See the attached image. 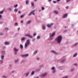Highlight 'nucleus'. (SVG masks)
Listing matches in <instances>:
<instances>
[{
    "label": "nucleus",
    "mask_w": 78,
    "mask_h": 78,
    "mask_svg": "<svg viewBox=\"0 0 78 78\" xmlns=\"http://www.w3.org/2000/svg\"><path fill=\"white\" fill-rule=\"evenodd\" d=\"M28 2H29V1H28V0H27L26 2V3L27 4V3H28Z\"/></svg>",
    "instance_id": "nucleus-30"
},
{
    "label": "nucleus",
    "mask_w": 78,
    "mask_h": 78,
    "mask_svg": "<svg viewBox=\"0 0 78 78\" xmlns=\"http://www.w3.org/2000/svg\"><path fill=\"white\" fill-rule=\"evenodd\" d=\"M31 5L32 6H34V4L33 2L31 3Z\"/></svg>",
    "instance_id": "nucleus-25"
},
{
    "label": "nucleus",
    "mask_w": 78,
    "mask_h": 78,
    "mask_svg": "<svg viewBox=\"0 0 78 78\" xmlns=\"http://www.w3.org/2000/svg\"><path fill=\"white\" fill-rule=\"evenodd\" d=\"M3 24V22L2 21L0 22V25H2V24Z\"/></svg>",
    "instance_id": "nucleus-41"
},
{
    "label": "nucleus",
    "mask_w": 78,
    "mask_h": 78,
    "mask_svg": "<svg viewBox=\"0 0 78 78\" xmlns=\"http://www.w3.org/2000/svg\"><path fill=\"white\" fill-rule=\"evenodd\" d=\"M13 50L14 51V55H17V52L19 51V49L17 48H16L15 47L13 48Z\"/></svg>",
    "instance_id": "nucleus-3"
},
{
    "label": "nucleus",
    "mask_w": 78,
    "mask_h": 78,
    "mask_svg": "<svg viewBox=\"0 0 78 78\" xmlns=\"http://www.w3.org/2000/svg\"><path fill=\"white\" fill-rule=\"evenodd\" d=\"M28 56V54H23V55H22L21 56L22 57H27V56Z\"/></svg>",
    "instance_id": "nucleus-11"
},
{
    "label": "nucleus",
    "mask_w": 78,
    "mask_h": 78,
    "mask_svg": "<svg viewBox=\"0 0 78 78\" xmlns=\"http://www.w3.org/2000/svg\"><path fill=\"white\" fill-rule=\"evenodd\" d=\"M53 12L54 14H58V12L56 10H55Z\"/></svg>",
    "instance_id": "nucleus-15"
},
{
    "label": "nucleus",
    "mask_w": 78,
    "mask_h": 78,
    "mask_svg": "<svg viewBox=\"0 0 78 78\" xmlns=\"http://www.w3.org/2000/svg\"><path fill=\"white\" fill-rule=\"evenodd\" d=\"M66 9H68L69 7H68V6H67L66 7Z\"/></svg>",
    "instance_id": "nucleus-45"
},
{
    "label": "nucleus",
    "mask_w": 78,
    "mask_h": 78,
    "mask_svg": "<svg viewBox=\"0 0 78 78\" xmlns=\"http://www.w3.org/2000/svg\"><path fill=\"white\" fill-rule=\"evenodd\" d=\"M24 16H25V15L23 14L20 16V17L21 18H23Z\"/></svg>",
    "instance_id": "nucleus-29"
},
{
    "label": "nucleus",
    "mask_w": 78,
    "mask_h": 78,
    "mask_svg": "<svg viewBox=\"0 0 78 78\" xmlns=\"http://www.w3.org/2000/svg\"><path fill=\"white\" fill-rule=\"evenodd\" d=\"M60 0H57V2H59L60 1Z\"/></svg>",
    "instance_id": "nucleus-54"
},
{
    "label": "nucleus",
    "mask_w": 78,
    "mask_h": 78,
    "mask_svg": "<svg viewBox=\"0 0 78 78\" xmlns=\"http://www.w3.org/2000/svg\"><path fill=\"white\" fill-rule=\"evenodd\" d=\"M66 59H64L62 61V63H64L65 61H66Z\"/></svg>",
    "instance_id": "nucleus-19"
},
{
    "label": "nucleus",
    "mask_w": 78,
    "mask_h": 78,
    "mask_svg": "<svg viewBox=\"0 0 78 78\" xmlns=\"http://www.w3.org/2000/svg\"><path fill=\"white\" fill-rule=\"evenodd\" d=\"M36 33H34V36H36Z\"/></svg>",
    "instance_id": "nucleus-47"
},
{
    "label": "nucleus",
    "mask_w": 78,
    "mask_h": 78,
    "mask_svg": "<svg viewBox=\"0 0 78 78\" xmlns=\"http://www.w3.org/2000/svg\"><path fill=\"white\" fill-rule=\"evenodd\" d=\"M42 28L43 30H45V27L44 25H43L42 26Z\"/></svg>",
    "instance_id": "nucleus-14"
},
{
    "label": "nucleus",
    "mask_w": 78,
    "mask_h": 78,
    "mask_svg": "<svg viewBox=\"0 0 78 78\" xmlns=\"http://www.w3.org/2000/svg\"><path fill=\"white\" fill-rule=\"evenodd\" d=\"M40 12H41V11H40Z\"/></svg>",
    "instance_id": "nucleus-63"
},
{
    "label": "nucleus",
    "mask_w": 78,
    "mask_h": 78,
    "mask_svg": "<svg viewBox=\"0 0 78 78\" xmlns=\"http://www.w3.org/2000/svg\"><path fill=\"white\" fill-rule=\"evenodd\" d=\"M47 73H45L43 74H41L40 76H42V77H44V76H45L47 75Z\"/></svg>",
    "instance_id": "nucleus-7"
},
{
    "label": "nucleus",
    "mask_w": 78,
    "mask_h": 78,
    "mask_svg": "<svg viewBox=\"0 0 78 78\" xmlns=\"http://www.w3.org/2000/svg\"><path fill=\"white\" fill-rule=\"evenodd\" d=\"M32 41H33V42H34V41H35V39H33Z\"/></svg>",
    "instance_id": "nucleus-44"
},
{
    "label": "nucleus",
    "mask_w": 78,
    "mask_h": 78,
    "mask_svg": "<svg viewBox=\"0 0 78 78\" xmlns=\"http://www.w3.org/2000/svg\"><path fill=\"white\" fill-rule=\"evenodd\" d=\"M34 1H37V0H34Z\"/></svg>",
    "instance_id": "nucleus-60"
},
{
    "label": "nucleus",
    "mask_w": 78,
    "mask_h": 78,
    "mask_svg": "<svg viewBox=\"0 0 78 78\" xmlns=\"http://www.w3.org/2000/svg\"><path fill=\"white\" fill-rule=\"evenodd\" d=\"M4 44L5 45H9V42L6 41L4 42Z\"/></svg>",
    "instance_id": "nucleus-12"
},
{
    "label": "nucleus",
    "mask_w": 78,
    "mask_h": 78,
    "mask_svg": "<svg viewBox=\"0 0 78 78\" xmlns=\"http://www.w3.org/2000/svg\"><path fill=\"white\" fill-rule=\"evenodd\" d=\"M34 73V71H32L31 73V75H33Z\"/></svg>",
    "instance_id": "nucleus-24"
},
{
    "label": "nucleus",
    "mask_w": 78,
    "mask_h": 78,
    "mask_svg": "<svg viewBox=\"0 0 78 78\" xmlns=\"http://www.w3.org/2000/svg\"><path fill=\"white\" fill-rule=\"evenodd\" d=\"M51 0H48V2H51Z\"/></svg>",
    "instance_id": "nucleus-57"
},
{
    "label": "nucleus",
    "mask_w": 78,
    "mask_h": 78,
    "mask_svg": "<svg viewBox=\"0 0 78 78\" xmlns=\"http://www.w3.org/2000/svg\"><path fill=\"white\" fill-rule=\"evenodd\" d=\"M11 65H9V66L11 67Z\"/></svg>",
    "instance_id": "nucleus-59"
},
{
    "label": "nucleus",
    "mask_w": 78,
    "mask_h": 78,
    "mask_svg": "<svg viewBox=\"0 0 78 78\" xmlns=\"http://www.w3.org/2000/svg\"><path fill=\"white\" fill-rule=\"evenodd\" d=\"M21 23H23V21H21Z\"/></svg>",
    "instance_id": "nucleus-56"
},
{
    "label": "nucleus",
    "mask_w": 78,
    "mask_h": 78,
    "mask_svg": "<svg viewBox=\"0 0 78 78\" xmlns=\"http://www.w3.org/2000/svg\"><path fill=\"white\" fill-rule=\"evenodd\" d=\"M2 18V15H0V19H1Z\"/></svg>",
    "instance_id": "nucleus-53"
},
{
    "label": "nucleus",
    "mask_w": 78,
    "mask_h": 78,
    "mask_svg": "<svg viewBox=\"0 0 78 78\" xmlns=\"http://www.w3.org/2000/svg\"><path fill=\"white\" fill-rule=\"evenodd\" d=\"M31 14H33V15H34V16L35 15V13H34V11H31L29 13V16H31Z\"/></svg>",
    "instance_id": "nucleus-5"
},
{
    "label": "nucleus",
    "mask_w": 78,
    "mask_h": 78,
    "mask_svg": "<svg viewBox=\"0 0 78 78\" xmlns=\"http://www.w3.org/2000/svg\"><path fill=\"white\" fill-rule=\"evenodd\" d=\"M3 49H4V50H5V47H3Z\"/></svg>",
    "instance_id": "nucleus-51"
},
{
    "label": "nucleus",
    "mask_w": 78,
    "mask_h": 78,
    "mask_svg": "<svg viewBox=\"0 0 78 78\" xmlns=\"http://www.w3.org/2000/svg\"><path fill=\"white\" fill-rule=\"evenodd\" d=\"M19 62V59L17 58L15 60V62L16 63H18Z\"/></svg>",
    "instance_id": "nucleus-16"
},
{
    "label": "nucleus",
    "mask_w": 78,
    "mask_h": 78,
    "mask_svg": "<svg viewBox=\"0 0 78 78\" xmlns=\"http://www.w3.org/2000/svg\"><path fill=\"white\" fill-rule=\"evenodd\" d=\"M51 70H53L52 73H54L55 72H56V69H55V67H53L51 68Z\"/></svg>",
    "instance_id": "nucleus-8"
},
{
    "label": "nucleus",
    "mask_w": 78,
    "mask_h": 78,
    "mask_svg": "<svg viewBox=\"0 0 78 78\" xmlns=\"http://www.w3.org/2000/svg\"><path fill=\"white\" fill-rule=\"evenodd\" d=\"M41 9H42V10H44V7H42Z\"/></svg>",
    "instance_id": "nucleus-48"
},
{
    "label": "nucleus",
    "mask_w": 78,
    "mask_h": 78,
    "mask_svg": "<svg viewBox=\"0 0 78 78\" xmlns=\"http://www.w3.org/2000/svg\"><path fill=\"white\" fill-rule=\"evenodd\" d=\"M37 38L38 39H40V36H38V37H37Z\"/></svg>",
    "instance_id": "nucleus-38"
},
{
    "label": "nucleus",
    "mask_w": 78,
    "mask_h": 78,
    "mask_svg": "<svg viewBox=\"0 0 78 78\" xmlns=\"http://www.w3.org/2000/svg\"><path fill=\"white\" fill-rule=\"evenodd\" d=\"M55 32H53L51 34L50 33L49 34V35H50V37H53V36H54L55 35Z\"/></svg>",
    "instance_id": "nucleus-4"
},
{
    "label": "nucleus",
    "mask_w": 78,
    "mask_h": 78,
    "mask_svg": "<svg viewBox=\"0 0 78 78\" xmlns=\"http://www.w3.org/2000/svg\"><path fill=\"white\" fill-rule=\"evenodd\" d=\"M14 11L15 12H17V9H15L14 10Z\"/></svg>",
    "instance_id": "nucleus-32"
},
{
    "label": "nucleus",
    "mask_w": 78,
    "mask_h": 78,
    "mask_svg": "<svg viewBox=\"0 0 78 78\" xmlns=\"http://www.w3.org/2000/svg\"><path fill=\"white\" fill-rule=\"evenodd\" d=\"M25 36L27 37H29V38H30V39H31L32 38H33V37L32 36L30 35L29 34H27L25 35Z\"/></svg>",
    "instance_id": "nucleus-6"
},
{
    "label": "nucleus",
    "mask_w": 78,
    "mask_h": 78,
    "mask_svg": "<svg viewBox=\"0 0 78 78\" xmlns=\"http://www.w3.org/2000/svg\"><path fill=\"white\" fill-rule=\"evenodd\" d=\"M1 59H2L1 60H0V61L2 62L3 61V60L4 59V56H1Z\"/></svg>",
    "instance_id": "nucleus-13"
},
{
    "label": "nucleus",
    "mask_w": 78,
    "mask_h": 78,
    "mask_svg": "<svg viewBox=\"0 0 78 78\" xmlns=\"http://www.w3.org/2000/svg\"><path fill=\"white\" fill-rule=\"evenodd\" d=\"M37 53V51H35L33 53V55H34Z\"/></svg>",
    "instance_id": "nucleus-18"
},
{
    "label": "nucleus",
    "mask_w": 78,
    "mask_h": 78,
    "mask_svg": "<svg viewBox=\"0 0 78 78\" xmlns=\"http://www.w3.org/2000/svg\"><path fill=\"white\" fill-rule=\"evenodd\" d=\"M3 12V11H1L0 12V14H2V13Z\"/></svg>",
    "instance_id": "nucleus-35"
},
{
    "label": "nucleus",
    "mask_w": 78,
    "mask_h": 78,
    "mask_svg": "<svg viewBox=\"0 0 78 78\" xmlns=\"http://www.w3.org/2000/svg\"><path fill=\"white\" fill-rule=\"evenodd\" d=\"M31 21H28L27 22V24H29V23H31Z\"/></svg>",
    "instance_id": "nucleus-21"
},
{
    "label": "nucleus",
    "mask_w": 78,
    "mask_h": 78,
    "mask_svg": "<svg viewBox=\"0 0 78 78\" xmlns=\"http://www.w3.org/2000/svg\"><path fill=\"white\" fill-rule=\"evenodd\" d=\"M6 31H8V30H9V29L8 28V27H6L5 28Z\"/></svg>",
    "instance_id": "nucleus-33"
},
{
    "label": "nucleus",
    "mask_w": 78,
    "mask_h": 78,
    "mask_svg": "<svg viewBox=\"0 0 78 78\" xmlns=\"http://www.w3.org/2000/svg\"><path fill=\"white\" fill-rule=\"evenodd\" d=\"M74 66H78V64H74Z\"/></svg>",
    "instance_id": "nucleus-42"
},
{
    "label": "nucleus",
    "mask_w": 78,
    "mask_h": 78,
    "mask_svg": "<svg viewBox=\"0 0 78 78\" xmlns=\"http://www.w3.org/2000/svg\"><path fill=\"white\" fill-rule=\"evenodd\" d=\"M36 78H37V77H36Z\"/></svg>",
    "instance_id": "nucleus-62"
},
{
    "label": "nucleus",
    "mask_w": 78,
    "mask_h": 78,
    "mask_svg": "<svg viewBox=\"0 0 78 78\" xmlns=\"http://www.w3.org/2000/svg\"><path fill=\"white\" fill-rule=\"evenodd\" d=\"M2 54H3V55H5V51H2Z\"/></svg>",
    "instance_id": "nucleus-22"
},
{
    "label": "nucleus",
    "mask_w": 78,
    "mask_h": 78,
    "mask_svg": "<svg viewBox=\"0 0 78 78\" xmlns=\"http://www.w3.org/2000/svg\"><path fill=\"white\" fill-rule=\"evenodd\" d=\"M20 48H23V46H22V45H20Z\"/></svg>",
    "instance_id": "nucleus-34"
},
{
    "label": "nucleus",
    "mask_w": 78,
    "mask_h": 78,
    "mask_svg": "<svg viewBox=\"0 0 78 78\" xmlns=\"http://www.w3.org/2000/svg\"><path fill=\"white\" fill-rule=\"evenodd\" d=\"M53 25V23H51L50 24V25H51V26H52V25Z\"/></svg>",
    "instance_id": "nucleus-43"
},
{
    "label": "nucleus",
    "mask_w": 78,
    "mask_h": 78,
    "mask_svg": "<svg viewBox=\"0 0 78 78\" xmlns=\"http://www.w3.org/2000/svg\"><path fill=\"white\" fill-rule=\"evenodd\" d=\"M61 41H62V36L60 35L57 38V43H58V44L61 43Z\"/></svg>",
    "instance_id": "nucleus-1"
},
{
    "label": "nucleus",
    "mask_w": 78,
    "mask_h": 78,
    "mask_svg": "<svg viewBox=\"0 0 78 78\" xmlns=\"http://www.w3.org/2000/svg\"><path fill=\"white\" fill-rule=\"evenodd\" d=\"M14 71H12V73H14Z\"/></svg>",
    "instance_id": "nucleus-58"
},
{
    "label": "nucleus",
    "mask_w": 78,
    "mask_h": 78,
    "mask_svg": "<svg viewBox=\"0 0 78 78\" xmlns=\"http://www.w3.org/2000/svg\"><path fill=\"white\" fill-rule=\"evenodd\" d=\"M76 55H77V53H76L73 55V57H76Z\"/></svg>",
    "instance_id": "nucleus-23"
},
{
    "label": "nucleus",
    "mask_w": 78,
    "mask_h": 78,
    "mask_svg": "<svg viewBox=\"0 0 78 78\" xmlns=\"http://www.w3.org/2000/svg\"><path fill=\"white\" fill-rule=\"evenodd\" d=\"M2 78H7V77L5 75L3 76H2Z\"/></svg>",
    "instance_id": "nucleus-28"
},
{
    "label": "nucleus",
    "mask_w": 78,
    "mask_h": 78,
    "mask_svg": "<svg viewBox=\"0 0 78 78\" xmlns=\"http://www.w3.org/2000/svg\"><path fill=\"white\" fill-rule=\"evenodd\" d=\"M37 61L38 60H39V58H37Z\"/></svg>",
    "instance_id": "nucleus-46"
},
{
    "label": "nucleus",
    "mask_w": 78,
    "mask_h": 78,
    "mask_svg": "<svg viewBox=\"0 0 78 78\" xmlns=\"http://www.w3.org/2000/svg\"><path fill=\"white\" fill-rule=\"evenodd\" d=\"M4 34V33H3L2 32H1L0 33V36H3Z\"/></svg>",
    "instance_id": "nucleus-27"
},
{
    "label": "nucleus",
    "mask_w": 78,
    "mask_h": 78,
    "mask_svg": "<svg viewBox=\"0 0 78 78\" xmlns=\"http://www.w3.org/2000/svg\"><path fill=\"white\" fill-rule=\"evenodd\" d=\"M8 10L9 11H11V10H12V9L11 8H9V9H8Z\"/></svg>",
    "instance_id": "nucleus-39"
},
{
    "label": "nucleus",
    "mask_w": 78,
    "mask_h": 78,
    "mask_svg": "<svg viewBox=\"0 0 78 78\" xmlns=\"http://www.w3.org/2000/svg\"><path fill=\"white\" fill-rule=\"evenodd\" d=\"M14 25L15 26H17V25H18V24L17 23H14Z\"/></svg>",
    "instance_id": "nucleus-31"
},
{
    "label": "nucleus",
    "mask_w": 78,
    "mask_h": 78,
    "mask_svg": "<svg viewBox=\"0 0 78 78\" xmlns=\"http://www.w3.org/2000/svg\"><path fill=\"white\" fill-rule=\"evenodd\" d=\"M20 30V28H19L18 30V31H19Z\"/></svg>",
    "instance_id": "nucleus-55"
},
{
    "label": "nucleus",
    "mask_w": 78,
    "mask_h": 78,
    "mask_svg": "<svg viewBox=\"0 0 78 78\" xmlns=\"http://www.w3.org/2000/svg\"><path fill=\"white\" fill-rule=\"evenodd\" d=\"M71 0H66V2H69Z\"/></svg>",
    "instance_id": "nucleus-49"
},
{
    "label": "nucleus",
    "mask_w": 78,
    "mask_h": 78,
    "mask_svg": "<svg viewBox=\"0 0 78 78\" xmlns=\"http://www.w3.org/2000/svg\"><path fill=\"white\" fill-rule=\"evenodd\" d=\"M21 12H20V11L18 12V14H21Z\"/></svg>",
    "instance_id": "nucleus-50"
},
{
    "label": "nucleus",
    "mask_w": 78,
    "mask_h": 78,
    "mask_svg": "<svg viewBox=\"0 0 78 78\" xmlns=\"http://www.w3.org/2000/svg\"><path fill=\"white\" fill-rule=\"evenodd\" d=\"M77 44H78V43H75L74 44V46H76V45H77Z\"/></svg>",
    "instance_id": "nucleus-37"
},
{
    "label": "nucleus",
    "mask_w": 78,
    "mask_h": 78,
    "mask_svg": "<svg viewBox=\"0 0 78 78\" xmlns=\"http://www.w3.org/2000/svg\"><path fill=\"white\" fill-rule=\"evenodd\" d=\"M51 52L54 53V54H57L56 52L54 51H51Z\"/></svg>",
    "instance_id": "nucleus-17"
},
{
    "label": "nucleus",
    "mask_w": 78,
    "mask_h": 78,
    "mask_svg": "<svg viewBox=\"0 0 78 78\" xmlns=\"http://www.w3.org/2000/svg\"><path fill=\"white\" fill-rule=\"evenodd\" d=\"M67 14H65L63 15V16L62 17V18H63V19H65L66 18V17H67Z\"/></svg>",
    "instance_id": "nucleus-9"
},
{
    "label": "nucleus",
    "mask_w": 78,
    "mask_h": 78,
    "mask_svg": "<svg viewBox=\"0 0 78 78\" xmlns=\"http://www.w3.org/2000/svg\"><path fill=\"white\" fill-rule=\"evenodd\" d=\"M53 2L54 3H56V1H53Z\"/></svg>",
    "instance_id": "nucleus-40"
},
{
    "label": "nucleus",
    "mask_w": 78,
    "mask_h": 78,
    "mask_svg": "<svg viewBox=\"0 0 78 78\" xmlns=\"http://www.w3.org/2000/svg\"><path fill=\"white\" fill-rule=\"evenodd\" d=\"M17 6H18L17 5H15L14 7V8H16V7H17Z\"/></svg>",
    "instance_id": "nucleus-36"
},
{
    "label": "nucleus",
    "mask_w": 78,
    "mask_h": 78,
    "mask_svg": "<svg viewBox=\"0 0 78 78\" xmlns=\"http://www.w3.org/2000/svg\"><path fill=\"white\" fill-rule=\"evenodd\" d=\"M30 44V40H28L27 41L26 43L24 44V48H27L28 46Z\"/></svg>",
    "instance_id": "nucleus-2"
},
{
    "label": "nucleus",
    "mask_w": 78,
    "mask_h": 78,
    "mask_svg": "<svg viewBox=\"0 0 78 78\" xmlns=\"http://www.w3.org/2000/svg\"><path fill=\"white\" fill-rule=\"evenodd\" d=\"M75 70V69L74 68H73V69H72V71H73Z\"/></svg>",
    "instance_id": "nucleus-52"
},
{
    "label": "nucleus",
    "mask_w": 78,
    "mask_h": 78,
    "mask_svg": "<svg viewBox=\"0 0 78 78\" xmlns=\"http://www.w3.org/2000/svg\"><path fill=\"white\" fill-rule=\"evenodd\" d=\"M25 39H26V37H24L22 38L21 40H22V41H24V40H25Z\"/></svg>",
    "instance_id": "nucleus-20"
},
{
    "label": "nucleus",
    "mask_w": 78,
    "mask_h": 78,
    "mask_svg": "<svg viewBox=\"0 0 78 78\" xmlns=\"http://www.w3.org/2000/svg\"><path fill=\"white\" fill-rule=\"evenodd\" d=\"M47 26L48 27H49V28H50L51 27V26L49 24H48L47 25Z\"/></svg>",
    "instance_id": "nucleus-26"
},
{
    "label": "nucleus",
    "mask_w": 78,
    "mask_h": 78,
    "mask_svg": "<svg viewBox=\"0 0 78 78\" xmlns=\"http://www.w3.org/2000/svg\"><path fill=\"white\" fill-rule=\"evenodd\" d=\"M65 27V28H67V27Z\"/></svg>",
    "instance_id": "nucleus-61"
},
{
    "label": "nucleus",
    "mask_w": 78,
    "mask_h": 78,
    "mask_svg": "<svg viewBox=\"0 0 78 78\" xmlns=\"http://www.w3.org/2000/svg\"><path fill=\"white\" fill-rule=\"evenodd\" d=\"M30 71H29L28 72H27L26 73H25V75L26 76H28V74H30Z\"/></svg>",
    "instance_id": "nucleus-10"
}]
</instances>
